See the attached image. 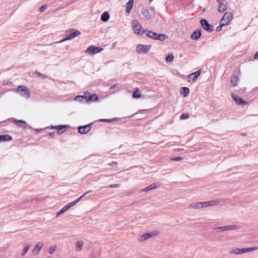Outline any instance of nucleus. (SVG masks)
<instances>
[{"label":"nucleus","mask_w":258,"mask_h":258,"mask_svg":"<svg viewBox=\"0 0 258 258\" xmlns=\"http://www.w3.org/2000/svg\"><path fill=\"white\" fill-rule=\"evenodd\" d=\"M151 47V45L138 44L136 46V51L138 53H146Z\"/></svg>","instance_id":"nucleus-7"},{"label":"nucleus","mask_w":258,"mask_h":258,"mask_svg":"<svg viewBox=\"0 0 258 258\" xmlns=\"http://www.w3.org/2000/svg\"><path fill=\"white\" fill-rule=\"evenodd\" d=\"M233 18V14L231 12H226L224 14L220 22L224 25H228Z\"/></svg>","instance_id":"nucleus-6"},{"label":"nucleus","mask_w":258,"mask_h":258,"mask_svg":"<svg viewBox=\"0 0 258 258\" xmlns=\"http://www.w3.org/2000/svg\"><path fill=\"white\" fill-rule=\"evenodd\" d=\"M83 245V242L82 241H78L76 243V250L80 251L82 249V246Z\"/></svg>","instance_id":"nucleus-29"},{"label":"nucleus","mask_w":258,"mask_h":258,"mask_svg":"<svg viewBox=\"0 0 258 258\" xmlns=\"http://www.w3.org/2000/svg\"><path fill=\"white\" fill-rule=\"evenodd\" d=\"M225 227L226 230H232L239 229V227L237 225H227Z\"/></svg>","instance_id":"nucleus-31"},{"label":"nucleus","mask_w":258,"mask_h":258,"mask_svg":"<svg viewBox=\"0 0 258 258\" xmlns=\"http://www.w3.org/2000/svg\"><path fill=\"white\" fill-rule=\"evenodd\" d=\"M202 35L201 30H197L195 31L191 35V39L192 40H198Z\"/></svg>","instance_id":"nucleus-14"},{"label":"nucleus","mask_w":258,"mask_h":258,"mask_svg":"<svg viewBox=\"0 0 258 258\" xmlns=\"http://www.w3.org/2000/svg\"><path fill=\"white\" fill-rule=\"evenodd\" d=\"M247 248V252H250V251H253L254 250H256V249H258V247H249V248Z\"/></svg>","instance_id":"nucleus-42"},{"label":"nucleus","mask_w":258,"mask_h":258,"mask_svg":"<svg viewBox=\"0 0 258 258\" xmlns=\"http://www.w3.org/2000/svg\"><path fill=\"white\" fill-rule=\"evenodd\" d=\"M190 80L189 79V80L188 81V82H190Z\"/></svg>","instance_id":"nucleus-57"},{"label":"nucleus","mask_w":258,"mask_h":258,"mask_svg":"<svg viewBox=\"0 0 258 258\" xmlns=\"http://www.w3.org/2000/svg\"><path fill=\"white\" fill-rule=\"evenodd\" d=\"M142 14L144 17H145L147 19L149 20L151 18V14L149 11V10L147 9H143L142 10Z\"/></svg>","instance_id":"nucleus-21"},{"label":"nucleus","mask_w":258,"mask_h":258,"mask_svg":"<svg viewBox=\"0 0 258 258\" xmlns=\"http://www.w3.org/2000/svg\"><path fill=\"white\" fill-rule=\"evenodd\" d=\"M132 24L135 34L138 35H142L144 33H147L148 30L142 31L141 32V30L142 29V27L137 20H133L132 22Z\"/></svg>","instance_id":"nucleus-4"},{"label":"nucleus","mask_w":258,"mask_h":258,"mask_svg":"<svg viewBox=\"0 0 258 258\" xmlns=\"http://www.w3.org/2000/svg\"><path fill=\"white\" fill-rule=\"evenodd\" d=\"M189 115L188 113H184L181 114L180 116V119H186L189 118Z\"/></svg>","instance_id":"nucleus-37"},{"label":"nucleus","mask_w":258,"mask_h":258,"mask_svg":"<svg viewBox=\"0 0 258 258\" xmlns=\"http://www.w3.org/2000/svg\"><path fill=\"white\" fill-rule=\"evenodd\" d=\"M202 208L203 207H207L209 206V204L208 201L207 202H201Z\"/></svg>","instance_id":"nucleus-41"},{"label":"nucleus","mask_w":258,"mask_h":258,"mask_svg":"<svg viewBox=\"0 0 258 258\" xmlns=\"http://www.w3.org/2000/svg\"><path fill=\"white\" fill-rule=\"evenodd\" d=\"M189 93V89L186 87H182L180 88V93L184 95V97L187 96Z\"/></svg>","instance_id":"nucleus-24"},{"label":"nucleus","mask_w":258,"mask_h":258,"mask_svg":"<svg viewBox=\"0 0 258 258\" xmlns=\"http://www.w3.org/2000/svg\"><path fill=\"white\" fill-rule=\"evenodd\" d=\"M219 4L218 11L220 13H223L227 8V2L226 0H216Z\"/></svg>","instance_id":"nucleus-9"},{"label":"nucleus","mask_w":258,"mask_h":258,"mask_svg":"<svg viewBox=\"0 0 258 258\" xmlns=\"http://www.w3.org/2000/svg\"><path fill=\"white\" fill-rule=\"evenodd\" d=\"M238 81L239 78L237 76L234 75L231 76L230 82L232 86H235L237 85V83Z\"/></svg>","instance_id":"nucleus-23"},{"label":"nucleus","mask_w":258,"mask_h":258,"mask_svg":"<svg viewBox=\"0 0 258 258\" xmlns=\"http://www.w3.org/2000/svg\"><path fill=\"white\" fill-rule=\"evenodd\" d=\"M42 130V128H40V129H36V131L37 132V133H39L40 132V131H41Z\"/></svg>","instance_id":"nucleus-52"},{"label":"nucleus","mask_w":258,"mask_h":258,"mask_svg":"<svg viewBox=\"0 0 258 258\" xmlns=\"http://www.w3.org/2000/svg\"><path fill=\"white\" fill-rule=\"evenodd\" d=\"M231 96L237 104L245 105L247 104L246 101L243 100L241 97L238 96L236 94L232 93Z\"/></svg>","instance_id":"nucleus-13"},{"label":"nucleus","mask_w":258,"mask_h":258,"mask_svg":"<svg viewBox=\"0 0 258 258\" xmlns=\"http://www.w3.org/2000/svg\"><path fill=\"white\" fill-rule=\"evenodd\" d=\"M224 26H225V25H224V24H223L221 22H220V25L216 28V31L217 32H219L221 30L222 27Z\"/></svg>","instance_id":"nucleus-39"},{"label":"nucleus","mask_w":258,"mask_h":258,"mask_svg":"<svg viewBox=\"0 0 258 258\" xmlns=\"http://www.w3.org/2000/svg\"><path fill=\"white\" fill-rule=\"evenodd\" d=\"M182 159H183V158L182 157H179V156H177V157H175L173 158L172 159V160L178 161H181Z\"/></svg>","instance_id":"nucleus-43"},{"label":"nucleus","mask_w":258,"mask_h":258,"mask_svg":"<svg viewBox=\"0 0 258 258\" xmlns=\"http://www.w3.org/2000/svg\"><path fill=\"white\" fill-rule=\"evenodd\" d=\"M43 244L42 242H39L38 243H37V244L35 245L33 250V253H38L40 251V250H41L42 247L43 246Z\"/></svg>","instance_id":"nucleus-19"},{"label":"nucleus","mask_w":258,"mask_h":258,"mask_svg":"<svg viewBox=\"0 0 258 258\" xmlns=\"http://www.w3.org/2000/svg\"><path fill=\"white\" fill-rule=\"evenodd\" d=\"M47 6L46 5H44L43 6H42L40 8H39V11L40 12H42L43 11H44L46 8H47Z\"/></svg>","instance_id":"nucleus-45"},{"label":"nucleus","mask_w":258,"mask_h":258,"mask_svg":"<svg viewBox=\"0 0 258 258\" xmlns=\"http://www.w3.org/2000/svg\"><path fill=\"white\" fill-rule=\"evenodd\" d=\"M92 191V190H88V191L85 192L81 197H80L79 198H78L77 200H76L75 201H74L70 203L69 204H68L67 205H66L65 206H64L60 210H59L57 213V216L63 214V213H64L65 212L68 211L69 209H70L71 207L74 206L75 205H76L78 203H79L81 201L82 198H83L84 197H85L88 194L91 192Z\"/></svg>","instance_id":"nucleus-1"},{"label":"nucleus","mask_w":258,"mask_h":258,"mask_svg":"<svg viewBox=\"0 0 258 258\" xmlns=\"http://www.w3.org/2000/svg\"><path fill=\"white\" fill-rule=\"evenodd\" d=\"M17 91L20 92L21 95L26 98H29L30 93L29 89L25 86H19L17 88Z\"/></svg>","instance_id":"nucleus-8"},{"label":"nucleus","mask_w":258,"mask_h":258,"mask_svg":"<svg viewBox=\"0 0 258 258\" xmlns=\"http://www.w3.org/2000/svg\"><path fill=\"white\" fill-rule=\"evenodd\" d=\"M93 123H90L88 124L80 126L78 127V132L81 134H86L88 133L91 130V126Z\"/></svg>","instance_id":"nucleus-11"},{"label":"nucleus","mask_w":258,"mask_h":258,"mask_svg":"<svg viewBox=\"0 0 258 258\" xmlns=\"http://www.w3.org/2000/svg\"><path fill=\"white\" fill-rule=\"evenodd\" d=\"M103 48L101 47L95 46L91 45L86 49V53H90L91 54H94L102 51Z\"/></svg>","instance_id":"nucleus-10"},{"label":"nucleus","mask_w":258,"mask_h":258,"mask_svg":"<svg viewBox=\"0 0 258 258\" xmlns=\"http://www.w3.org/2000/svg\"><path fill=\"white\" fill-rule=\"evenodd\" d=\"M120 186V184H113L110 185L108 187L110 188H116Z\"/></svg>","instance_id":"nucleus-46"},{"label":"nucleus","mask_w":258,"mask_h":258,"mask_svg":"<svg viewBox=\"0 0 258 258\" xmlns=\"http://www.w3.org/2000/svg\"><path fill=\"white\" fill-rule=\"evenodd\" d=\"M75 100L82 103L86 102V93H84V95H78L75 97Z\"/></svg>","instance_id":"nucleus-17"},{"label":"nucleus","mask_w":258,"mask_h":258,"mask_svg":"<svg viewBox=\"0 0 258 258\" xmlns=\"http://www.w3.org/2000/svg\"><path fill=\"white\" fill-rule=\"evenodd\" d=\"M118 118H114L112 119H100L99 120L100 122H112L114 121H117L119 119Z\"/></svg>","instance_id":"nucleus-27"},{"label":"nucleus","mask_w":258,"mask_h":258,"mask_svg":"<svg viewBox=\"0 0 258 258\" xmlns=\"http://www.w3.org/2000/svg\"><path fill=\"white\" fill-rule=\"evenodd\" d=\"M54 135L55 134L53 132H51L49 134V136L51 138H53L54 136Z\"/></svg>","instance_id":"nucleus-50"},{"label":"nucleus","mask_w":258,"mask_h":258,"mask_svg":"<svg viewBox=\"0 0 258 258\" xmlns=\"http://www.w3.org/2000/svg\"><path fill=\"white\" fill-rule=\"evenodd\" d=\"M66 37L60 41V42H64L66 40H71L76 37L81 35V32L75 29H70L66 32Z\"/></svg>","instance_id":"nucleus-2"},{"label":"nucleus","mask_w":258,"mask_h":258,"mask_svg":"<svg viewBox=\"0 0 258 258\" xmlns=\"http://www.w3.org/2000/svg\"><path fill=\"white\" fill-rule=\"evenodd\" d=\"M141 96V94L140 93L139 90L138 88H136V90L133 92V97L134 98H139Z\"/></svg>","instance_id":"nucleus-30"},{"label":"nucleus","mask_w":258,"mask_h":258,"mask_svg":"<svg viewBox=\"0 0 258 258\" xmlns=\"http://www.w3.org/2000/svg\"><path fill=\"white\" fill-rule=\"evenodd\" d=\"M37 74H38V75L39 77H41V78H45V76H44V75H43V74H41V73H39V72H37Z\"/></svg>","instance_id":"nucleus-49"},{"label":"nucleus","mask_w":258,"mask_h":258,"mask_svg":"<svg viewBox=\"0 0 258 258\" xmlns=\"http://www.w3.org/2000/svg\"><path fill=\"white\" fill-rule=\"evenodd\" d=\"M142 111H144V110H141L139 111V112H142Z\"/></svg>","instance_id":"nucleus-56"},{"label":"nucleus","mask_w":258,"mask_h":258,"mask_svg":"<svg viewBox=\"0 0 258 258\" xmlns=\"http://www.w3.org/2000/svg\"><path fill=\"white\" fill-rule=\"evenodd\" d=\"M209 206H216L220 204V202L218 201H208Z\"/></svg>","instance_id":"nucleus-34"},{"label":"nucleus","mask_w":258,"mask_h":258,"mask_svg":"<svg viewBox=\"0 0 258 258\" xmlns=\"http://www.w3.org/2000/svg\"><path fill=\"white\" fill-rule=\"evenodd\" d=\"M29 248H30V245H28L26 246L24 248V250H23V253H22V255L23 256H24V255H25L27 253L29 249Z\"/></svg>","instance_id":"nucleus-40"},{"label":"nucleus","mask_w":258,"mask_h":258,"mask_svg":"<svg viewBox=\"0 0 258 258\" xmlns=\"http://www.w3.org/2000/svg\"><path fill=\"white\" fill-rule=\"evenodd\" d=\"M152 236V235L149 233H146L143 234L140 238V241H143L145 240L148 239Z\"/></svg>","instance_id":"nucleus-26"},{"label":"nucleus","mask_w":258,"mask_h":258,"mask_svg":"<svg viewBox=\"0 0 258 258\" xmlns=\"http://www.w3.org/2000/svg\"><path fill=\"white\" fill-rule=\"evenodd\" d=\"M134 5V0H129L128 2L126 3V12L128 14L131 12Z\"/></svg>","instance_id":"nucleus-18"},{"label":"nucleus","mask_w":258,"mask_h":258,"mask_svg":"<svg viewBox=\"0 0 258 258\" xmlns=\"http://www.w3.org/2000/svg\"><path fill=\"white\" fill-rule=\"evenodd\" d=\"M201 74V70H199L196 71V72L189 75L188 76V78H189V79L191 78L192 81L194 82H195L197 80V79H198V78L199 77V76Z\"/></svg>","instance_id":"nucleus-15"},{"label":"nucleus","mask_w":258,"mask_h":258,"mask_svg":"<svg viewBox=\"0 0 258 258\" xmlns=\"http://www.w3.org/2000/svg\"><path fill=\"white\" fill-rule=\"evenodd\" d=\"M114 86H115V85H113V86H112V87H111V88H113L114 87Z\"/></svg>","instance_id":"nucleus-55"},{"label":"nucleus","mask_w":258,"mask_h":258,"mask_svg":"<svg viewBox=\"0 0 258 258\" xmlns=\"http://www.w3.org/2000/svg\"><path fill=\"white\" fill-rule=\"evenodd\" d=\"M110 17V15L107 12H103L101 16V20L104 22L108 21Z\"/></svg>","instance_id":"nucleus-22"},{"label":"nucleus","mask_w":258,"mask_h":258,"mask_svg":"<svg viewBox=\"0 0 258 258\" xmlns=\"http://www.w3.org/2000/svg\"><path fill=\"white\" fill-rule=\"evenodd\" d=\"M111 164H112V165H117V162H112Z\"/></svg>","instance_id":"nucleus-53"},{"label":"nucleus","mask_w":258,"mask_h":258,"mask_svg":"<svg viewBox=\"0 0 258 258\" xmlns=\"http://www.w3.org/2000/svg\"><path fill=\"white\" fill-rule=\"evenodd\" d=\"M3 84L4 85H12V82L9 81H4Z\"/></svg>","instance_id":"nucleus-44"},{"label":"nucleus","mask_w":258,"mask_h":258,"mask_svg":"<svg viewBox=\"0 0 258 258\" xmlns=\"http://www.w3.org/2000/svg\"><path fill=\"white\" fill-rule=\"evenodd\" d=\"M14 122L16 123L17 125L19 127H22L23 128H31L30 126H29L26 122L23 120H17L16 119L13 118Z\"/></svg>","instance_id":"nucleus-12"},{"label":"nucleus","mask_w":258,"mask_h":258,"mask_svg":"<svg viewBox=\"0 0 258 258\" xmlns=\"http://www.w3.org/2000/svg\"><path fill=\"white\" fill-rule=\"evenodd\" d=\"M55 126H52V125H51V126H50V128H52V129H55Z\"/></svg>","instance_id":"nucleus-54"},{"label":"nucleus","mask_w":258,"mask_h":258,"mask_svg":"<svg viewBox=\"0 0 258 258\" xmlns=\"http://www.w3.org/2000/svg\"><path fill=\"white\" fill-rule=\"evenodd\" d=\"M254 58L255 59H258V51L254 54Z\"/></svg>","instance_id":"nucleus-51"},{"label":"nucleus","mask_w":258,"mask_h":258,"mask_svg":"<svg viewBox=\"0 0 258 258\" xmlns=\"http://www.w3.org/2000/svg\"><path fill=\"white\" fill-rule=\"evenodd\" d=\"M200 23L203 29L209 33H211L214 31V26L210 24L207 20L201 19Z\"/></svg>","instance_id":"nucleus-5"},{"label":"nucleus","mask_w":258,"mask_h":258,"mask_svg":"<svg viewBox=\"0 0 258 258\" xmlns=\"http://www.w3.org/2000/svg\"><path fill=\"white\" fill-rule=\"evenodd\" d=\"M246 250H247L246 248H240V254H242V253L247 252V251Z\"/></svg>","instance_id":"nucleus-47"},{"label":"nucleus","mask_w":258,"mask_h":258,"mask_svg":"<svg viewBox=\"0 0 258 258\" xmlns=\"http://www.w3.org/2000/svg\"><path fill=\"white\" fill-rule=\"evenodd\" d=\"M160 186V183L159 182H155L149 185L150 189H155L157 187H159Z\"/></svg>","instance_id":"nucleus-32"},{"label":"nucleus","mask_w":258,"mask_h":258,"mask_svg":"<svg viewBox=\"0 0 258 258\" xmlns=\"http://www.w3.org/2000/svg\"><path fill=\"white\" fill-rule=\"evenodd\" d=\"M68 127H69L68 125H59L55 126V128L56 130H57L58 131H57L58 134L59 135H60V134H61L63 132V131H62L61 132H59L63 129H66Z\"/></svg>","instance_id":"nucleus-25"},{"label":"nucleus","mask_w":258,"mask_h":258,"mask_svg":"<svg viewBox=\"0 0 258 258\" xmlns=\"http://www.w3.org/2000/svg\"><path fill=\"white\" fill-rule=\"evenodd\" d=\"M225 227H217L214 228V230L216 231L217 232H222L225 231Z\"/></svg>","instance_id":"nucleus-35"},{"label":"nucleus","mask_w":258,"mask_h":258,"mask_svg":"<svg viewBox=\"0 0 258 258\" xmlns=\"http://www.w3.org/2000/svg\"><path fill=\"white\" fill-rule=\"evenodd\" d=\"M56 249V245L51 246L49 249V253L51 254H53Z\"/></svg>","instance_id":"nucleus-36"},{"label":"nucleus","mask_w":258,"mask_h":258,"mask_svg":"<svg viewBox=\"0 0 258 258\" xmlns=\"http://www.w3.org/2000/svg\"><path fill=\"white\" fill-rule=\"evenodd\" d=\"M148 33H146V35L153 39L159 40L160 41H164L167 38V36L165 34H158L156 32H154L152 31L147 30Z\"/></svg>","instance_id":"nucleus-3"},{"label":"nucleus","mask_w":258,"mask_h":258,"mask_svg":"<svg viewBox=\"0 0 258 258\" xmlns=\"http://www.w3.org/2000/svg\"><path fill=\"white\" fill-rule=\"evenodd\" d=\"M174 55L172 53L168 54L166 57V61L167 62H171L173 60Z\"/></svg>","instance_id":"nucleus-33"},{"label":"nucleus","mask_w":258,"mask_h":258,"mask_svg":"<svg viewBox=\"0 0 258 258\" xmlns=\"http://www.w3.org/2000/svg\"><path fill=\"white\" fill-rule=\"evenodd\" d=\"M190 207L194 209L202 208L201 202L192 203L190 204Z\"/></svg>","instance_id":"nucleus-28"},{"label":"nucleus","mask_w":258,"mask_h":258,"mask_svg":"<svg viewBox=\"0 0 258 258\" xmlns=\"http://www.w3.org/2000/svg\"><path fill=\"white\" fill-rule=\"evenodd\" d=\"M230 253H234L235 254H240V248H236L232 249L230 251Z\"/></svg>","instance_id":"nucleus-38"},{"label":"nucleus","mask_w":258,"mask_h":258,"mask_svg":"<svg viewBox=\"0 0 258 258\" xmlns=\"http://www.w3.org/2000/svg\"><path fill=\"white\" fill-rule=\"evenodd\" d=\"M13 138L12 136L5 134L3 135H0V142L2 141H9L12 140Z\"/></svg>","instance_id":"nucleus-20"},{"label":"nucleus","mask_w":258,"mask_h":258,"mask_svg":"<svg viewBox=\"0 0 258 258\" xmlns=\"http://www.w3.org/2000/svg\"><path fill=\"white\" fill-rule=\"evenodd\" d=\"M150 2L152 1L153 0H149Z\"/></svg>","instance_id":"nucleus-58"},{"label":"nucleus","mask_w":258,"mask_h":258,"mask_svg":"<svg viewBox=\"0 0 258 258\" xmlns=\"http://www.w3.org/2000/svg\"><path fill=\"white\" fill-rule=\"evenodd\" d=\"M150 190V188H149V186H147V187H146V188H143V189H141V190H140V192H143V191H149V190Z\"/></svg>","instance_id":"nucleus-48"},{"label":"nucleus","mask_w":258,"mask_h":258,"mask_svg":"<svg viewBox=\"0 0 258 258\" xmlns=\"http://www.w3.org/2000/svg\"><path fill=\"white\" fill-rule=\"evenodd\" d=\"M87 94H89V93H86V102L95 101L98 99V96L95 94H93L92 95H89V96H88Z\"/></svg>","instance_id":"nucleus-16"}]
</instances>
